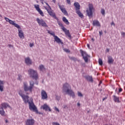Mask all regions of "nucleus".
Instances as JSON below:
<instances>
[{"mask_svg": "<svg viewBox=\"0 0 125 125\" xmlns=\"http://www.w3.org/2000/svg\"><path fill=\"white\" fill-rule=\"evenodd\" d=\"M68 4H71V0H66Z\"/></svg>", "mask_w": 125, "mask_h": 125, "instance_id": "nucleus-35", "label": "nucleus"}, {"mask_svg": "<svg viewBox=\"0 0 125 125\" xmlns=\"http://www.w3.org/2000/svg\"><path fill=\"white\" fill-rule=\"evenodd\" d=\"M16 28H17L18 29L19 32V37L20 39H24L25 37L24 36V33L22 31V29H21V27H20V25L19 24H17V26H16Z\"/></svg>", "mask_w": 125, "mask_h": 125, "instance_id": "nucleus-11", "label": "nucleus"}, {"mask_svg": "<svg viewBox=\"0 0 125 125\" xmlns=\"http://www.w3.org/2000/svg\"><path fill=\"white\" fill-rule=\"evenodd\" d=\"M79 96H80V97H83V94H82L81 92H79Z\"/></svg>", "mask_w": 125, "mask_h": 125, "instance_id": "nucleus-37", "label": "nucleus"}, {"mask_svg": "<svg viewBox=\"0 0 125 125\" xmlns=\"http://www.w3.org/2000/svg\"><path fill=\"white\" fill-rule=\"evenodd\" d=\"M44 8H45V9H46V10H47H47H50V9H48L47 8V7H44Z\"/></svg>", "mask_w": 125, "mask_h": 125, "instance_id": "nucleus-44", "label": "nucleus"}, {"mask_svg": "<svg viewBox=\"0 0 125 125\" xmlns=\"http://www.w3.org/2000/svg\"><path fill=\"white\" fill-rule=\"evenodd\" d=\"M52 125H60V124H59V123H58L57 122H53Z\"/></svg>", "mask_w": 125, "mask_h": 125, "instance_id": "nucleus-33", "label": "nucleus"}, {"mask_svg": "<svg viewBox=\"0 0 125 125\" xmlns=\"http://www.w3.org/2000/svg\"><path fill=\"white\" fill-rule=\"evenodd\" d=\"M100 36H102V35L103 34L102 32V30L99 31Z\"/></svg>", "mask_w": 125, "mask_h": 125, "instance_id": "nucleus-41", "label": "nucleus"}, {"mask_svg": "<svg viewBox=\"0 0 125 125\" xmlns=\"http://www.w3.org/2000/svg\"><path fill=\"white\" fill-rule=\"evenodd\" d=\"M62 21L65 23L66 25H69L70 24V22H69V21L67 19H66V17H64L62 18Z\"/></svg>", "mask_w": 125, "mask_h": 125, "instance_id": "nucleus-26", "label": "nucleus"}, {"mask_svg": "<svg viewBox=\"0 0 125 125\" xmlns=\"http://www.w3.org/2000/svg\"><path fill=\"white\" fill-rule=\"evenodd\" d=\"M105 100V98L103 99V101H104Z\"/></svg>", "mask_w": 125, "mask_h": 125, "instance_id": "nucleus-51", "label": "nucleus"}, {"mask_svg": "<svg viewBox=\"0 0 125 125\" xmlns=\"http://www.w3.org/2000/svg\"><path fill=\"white\" fill-rule=\"evenodd\" d=\"M107 59H108V61H107V63H108V64H112V63H113L114 62V60H113V58H112L111 56H108L107 57Z\"/></svg>", "mask_w": 125, "mask_h": 125, "instance_id": "nucleus-24", "label": "nucleus"}, {"mask_svg": "<svg viewBox=\"0 0 125 125\" xmlns=\"http://www.w3.org/2000/svg\"><path fill=\"white\" fill-rule=\"evenodd\" d=\"M77 105H78V106H79V103H77Z\"/></svg>", "mask_w": 125, "mask_h": 125, "instance_id": "nucleus-55", "label": "nucleus"}, {"mask_svg": "<svg viewBox=\"0 0 125 125\" xmlns=\"http://www.w3.org/2000/svg\"><path fill=\"white\" fill-rule=\"evenodd\" d=\"M56 99L57 100H59V99H60V98H59V97H58V96H56Z\"/></svg>", "mask_w": 125, "mask_h": 125, "instance_id": "nucleus-42", "label": "nucleus"}, {"mask_svg": "<svg viewBox=\"0 0 125 125\" xmlns=\"http://www.w3.org/2000/svg\"><path fill=\"white\" fill-rule=\"evenodd\" d=\"M106 51H107V52H109V51H110V49L107 48L106 49Z\"/></svg>", "mask_w": 125, "mask_h": 125, "instance_id": "nucleus-47", "label": "nucleus"}, {"mask_svg": "<svg viewBox=\"0 0 125 125\" xmlns=\"http://www.w3.org/2000/svg\"><path fill=\"white\" fill-rule=\"evenodd\" d=\"M29 46L32 47V46H34V43H32L29 44Z\"/></svg>", "mask_w": 125, "mask_h": 125, "instance_id": "nucleus-40", "label": "nucleus"}, {"mask_svg": "<svg viewBox=\"0 0 125 125\" xmlns=\"http://www.w3.org/2000/svg\"><path fill=\"white\" fill-rule=\"evenodd\" d=\"M1 106L0 105V115H1V116H5V111H4L3 109H6L9 107V104L6 103H3L1 104Z\"/></svg>", "mask_w": 125, "mask_h": 125, "instance_id": "nucleus-4", "label": "nucleus"}, {"mask_svg": "<svg viewBox=\"0 0 125 125\" xmlns=\"http://www.w3.org/2000/svg\"><path fill=\"white\" fill-rule=\"evenodd\" d=\"M41 108L45 111H49V112H51V109L46 104H44L41 106Z\"/></svg>", "mask_w": 125, "mask_h": 125, "instance_id": "nucleus-17", "label": "nucleus"}, {"mask_svg": "<svg viewBox=\"0 0 125 125\" xmlns=\"http://www.w3.org/2000/svg\"><path fill=\"white\" fill-rule=\"evenodd\" d=\"M19 94L22 98L23 101H24L25 104L28 103L29 109L30 110V111H33V112H38V109H37L36 105H35V104H34V102H33V99H32L31 101H29V96L23 94V92H22V90L19 91Z\"/></svg>", "mask_w": 125, "mask_h": 125, "instance_id": "nucleus-1", "label": "nucleus"}, {"mask_svg": "<svg viewBox=\"0 0 125 125\" xmlns=\"http://www.w3.org/2000/svg\"><path fill=\"white\" fill-rule=\"evenodd\" d=\"M80 52L84 62H85V63H87L88 62V57H89V56L87 55L86 52L83 51V50H80Z\"/></svg>", "mask_w": 125, "mask_h": 125, "instance_id": "nucleus-10", "label": "nucleus"}, {"mask_svg": "<svg viewBox=\"0 0 125 125\" xmlns=\"http://www.w3.org/2000/svg\"><path fill=\"white\" fill-rule=\"evenodd\" d=\"M101 83H102V81H100L99 83V85H100L101 84Z\"/></svg>", "mask_w": 125, "mask_h": 125, "instance_id": "nucleus-45", "label": "nucleus"}, {"mask_svg": "<svg viewBox=\"0 0 125 125\" xmlns=\"http://www.w3.org/2000/svg\"><path fill=\"white\" fill-rule=\"evenodd\" d=\"M89 8L87 9L86 12L88 16V17H91L93 15V11L94 10V8L93 7V4H89Z\"/></svg>", "mask_w": 125, "mask_h": 125, "instance_id": "nucleus-7", "label": "nucleus"}, {"mask_svg": "<svg viewBox=\"0 0 125 125\" xmlns=\"http://www.w3.org/2000/svg\"><path fill=\"white\" fill-rule=\"evenodd\" d=\"M44 3H45V4H46L47 5V6H48L49 8L51 9L50 6H49V4H48V3H47V2H44Z\"/></svg>", "mask_w": 125, "mask_h": 125, "instance_id": "nucleus-38", "label": "nucleus"}, {"mask_svg": "<svg viewBox=\"0 0 125 125\" xmlns=\"http://www.w3.org/2000/svg\"><path fill=\"white\" fill-rule=\"evenodd\" d=\"M122 36H125V32H122Z\"/></svg>", "mask_w": 125, "mask_h": 125, "instance_id": "nucleus-46", "label": "nucleus"}, {"mask_svg": "<svg viewBox=\"0 0 125 125\" xmlns=\"http://www.w3.org/2000/svg\"><path fill=\"white\" fill-rule=\"evenodd\" d=\"M69 58L70 59V60H73V61H76V60H77V59H76V58L74 57H69Z\"/></svg>", "mask_w": 125, "mask_h": 125, "instance_id": "nucleus-32", "label": "nucleus"}, {"mask_svg": "<svg viewBox=\"0 0 125 125\" xmlns=\"http://www.w3.org/2000/svg\"><path fill=\"white\" fill-rule=\"evenodd\" d=\"M44 1V0H40V1H41V2L42 1L43 2Z\"/></svg>", "mask_w": 125, "mask_h": 125, "instance_id": "nucleus-50", "label": "nucleus"}, {"mask_svg": "<svg viewBox=\"0 0 125 125\" xmlns=\"http://www.w3.org/2000/svg\"><path fill=\"white\" fill-rule=\"evenodd\" d=\"M36 21L39 26H42V27H44V28L48 27L46 22L43 19H40L38 18L36 19Z\"/></svg>", "mask_w": 125, "mask_h": 125, "instance_id": "nucleus-9", "label": "nucleus"}, {"mask_svg": "<svg viewBox=\"0 0 125 125\" xmlns=\"http://www.w3.org/2000/svg\"><path fill=\"white\" fill-rule=\"evenodd\" d=\"M4 82L1 80H0V91L2 92L3 91V87H4Z\"/></svg>", "mask_w": 125, "mask_h": 125, "instance_id": "nucleus-21", "label": "nucleus"}, {"mask_svg": "<svg viewBox=\"0 0 125 125\" xmlns=\"http://www.w3.org/2000/svg\"><path fill=\"white\" fill-rule=\"evenodd\" d=\"M99 64L101 66H102V65H103V61H102V59H99Z\"/></svg>", "mask_w": 125, "mask_h": 125, "instance_id": "nucleus-28", "label": "nucleus"}, {"mask_svg": "<svg viewBox=\"0 0 125 125\" xmlns=\"http://www.w3.org/2000/svg\"><path fill=\"white\" fill-rule=\"evenodd\" d=\"M85 79H86L88 82H90L91 83L93 82V79L92 78V76H86L85 77Z\"/></svg>", "mask_w": 125, "mask_h": 125, "instance_id": "nucleus-23", "label": "nucleus"}, {"mask_svg": "<svg viewBox=\"0 0 125 125\" xmlns=\"http://www.w3.org/2000/svg\"><path fill=\"white\" fill-rule=\"evenodd\" d=\"M21 78H22V76H21V75H18V80H19V81H21Z\"/></svg>", "mask_w": 125, "mask_h": 125, "instance_id": "nucleus-34", "label": "nucleus"}, {"mask_svg": "<svg viewBox=\"0 0 125 125\" xmlns=\"http://www.w3.org/2000/svg\"><path fill=\"white\" fill-rule=\"evenodd\" d=\"M5 20H6V22H9V24L11 25H13V26H14L15 27H17V23H15L14 21H13L11 20H10L8 19V18L4 17Z\"/></svg>", "mask_w": 125, "mask_h": 125, "instance_id": "nucleus-13", "label": "nucleus"}, {"mask_svg": "<svg viewBox=\"0 0 125 125\" xmlns=\"http://www.w3.org/2000/svg\"><path fill=\"white\" fill-rule=\"evenodd\" d=\"M0 17H1V15H0Z\"/></svg>", "mask_w": 125, "mask_h": 125, "instance_id": "nucleus-56", "label": "nucleus"}, {"mask_svg": "<svg viewBox=\"0 0 125 125\" xmlns=\"http://www.w3.org/2000/svg\"><path fill=\"white\" fill-rule=\"evenodd\" d=\"M92 24L93 26H96V27H101V24L98 20H94L93 21Z\"/></svg>", "mask_w": 125, "mask_h": 125, "instance_id": "nucleus-19", "label": "nucleus"}, {"mask_svg": "<svg viewBox=\"0 0 125 125\" xmlns=\"http://www.w3.org/2000/svg\"><path fill=\"white\" fill-rule=\"evenodd\" d=\"M79 106H80V104H79Z\"/></svg>", "mask_w": 125, "mask_h": 125, "instance_id": "nucleus-58", "label": "nucleus"}, {"mask_svg": "<svg viewBox=\"0 0 125 125\" xmlns=\"http://www.w3.org/2000/svg\"><path fill=\"white\" fill-rule=\"evenodd\" d=\"M74 6L75 7V9L76 10V13L79 14V3L76 2L74 3Z\"/></svg>", "mask_w": 125, "mask_h": 125, "instance_id": "nucleus-22", "label": "nucleus"}, {"mask_svg": "<svg viewBox=\"0 0 125 125\" xmlns=\"http://www.w3.org/2000/svg\"><path fill=\"white\" fill-rule=\"evenodd\" d=\"M111 25H115V23H114V22H112L111 23Z\"/></svg>", "mask_w": 125, "mask_h": 125, "instance_id": "nucleus-48", "label": "nucleus"}, {"mask_svg": "<svg viewBox=\"0 0 125 125\" xmlns=\"http://www.w3.org/2000/svg\"><path fill=\"white\" fill-rule=\"evenodd\" d=\"M39 69L41 71H43V70H45V68H44V66L42 64H41L39 66Z\"/></svg>", "mask_w": 125, "mask_h": 125, "instance_id": "nucleus-27", "label": "nucleus"}, {"mask_svg": "<svg viewBox=\"0 0 125 125\" xmlns=\"http://www.w3.org/2000/svg\"><path fill=\"white\" fill-rule=\"evenodd\" d=\"M47 12L50 16H52V17H54L55 19H57V18L55 15V13H53L52 11H51V8H50V10H47Z\"/></svg>", "mask_w": 125, "mask_h": 125, "instance_id": "nucleus-18", "label": "nucleus"}, {"mask_svg": "<svg viewBox=\"0 0 125 125\" xmlns=\"http://www.w3.org/2000/svg\"><path fill=\"white\" fill-rule=\"evenodd\" d=\"M34 8L36 9L37 11L40 14L41 16L43 17L44 16V14H43V12L41 10V8H40V5L38 4H34Z\"/></svg>", "mask_w": 125, "mask_h": 125, "instance_id": "nucleus-12", "label": "nucleus"}, {"mask_svg": "<svg viewBox=\"0 0 125 125\" xmlns=\"http://www.w3.org/2000/svg\"><path fill=\"white\" fill-rule=\"evenodd\" d=\"M30 86H28V83L26 82L23 83V88L24 91H30V92H33V88L34 87V82H30Z\"/></svg>", "mask_w": 125, "mask_h": 125, "instance_id": "nucleus-3", "label": "nucleus"}, {"mask_svg": "<svg viewBox=\"0 0 125 125\" xmlns=\"http://www.w3.org/2000/svg\"><path fill=\"white\" fill-rule=\"evenodd\" d=\"M48 33L54 37V40L57 43H61V44H63V42H62L61 39L58 38L57 36H55V33H54V32H51L50 31L48 30Z\"/></svg>", "mask_w": 125, "mask_h": 125, "instance_id": "nucleus-8", "label": "nucleus"}, {"mask_svg": "<svg viewBox=\"0 0 125 125\" xmlns=\"http://www.w3.org/2000/svg\"><path fill=\"white\" fill-rule=\"evenodd\" d=\"M5 123H8V121H7V120H5Z\"/></svg>", "mask_w": 125, "mask_h": 125, "instance_id": "nucleus-49", "label": "nucleus"}, {"mask_svg": "<svg viewBox=\"0 0 125 125\" xmlns=\"http://www.w3.org/2000/svg\"><path fill=\"white\" fill-rule=\"evenodd\" d=\"M63 50L64 51H65V52H66L67 53H70V50H69V49L64 48L63 49Z\"/></svg>", "mask_w": 125, "mask_h": 125, "instance_id": "nucleus-31", "label": "nucleus"}, {"mask_svg": "<svg viewBox=\"0 0 125 125\" xmlns=\"http://www.w3.org/2000/svg\"><path fill=\"white\" fill-rule=\"evenodd\" d=\"M101 12L103 15H105V10L104 9H102Z\"/></svg>", "mask_w": 125, "mask_h": 125, "instance_id": "nucleus-30", "label": "nucleus"}, {"mask_svg": "<svg viewBox=\"0 0 125 125\" xmlns=\"http://www.w3.org/2000/svg\"><path fill=\"white\" fill-rule=\"evenodd\" d=\"M87 46L88 47H89V45L88 44H87Z\"/></svg>", "mask_w": 125, "mask_h": 125, "instance_id": "nucleus-52", "label": "nucleus"}, {"mask_svg": "<svg viewBox=\"0 0 125 125\" xmlns=\"http://www.w3.org/2000/svg\"><path fill=\"white\" fill-rule=\"evenodd\" d=\"M25 63L27 64V65H31V64H32V61L30 59V58H25Z\"/></svg>", "mask_w": 125, "mask_h": 125, "instance_id": "nucleus-20", "label": "nucleus"}, {"mask_svg": "<svg viewBox=\"0 0 125 125\" xmlns=\"http://www.w3.org/2000/svg\"><path fill=\"white\" fill-rule=\"evenodd\" d=\"M92 41H93V42H94V39H92Z\"/></svg>", "mask_w": 125, "mask_h": 125, "instance_id": "nucleus-54", "label": "nucleus"}, {"mask_svg": "<svg viewBox=\"0 0 125 125\" xmlns=\"http://www.w3.org/2000/svg\"><path fill=\"white\" fill-rule=\"evenodd\" d=\"M59 7L61 9L62 12L63 13L64 15H68V12H67L65 7H64V5H59Z\"/></svg>", "mask_w": 125, "mask_h": 125, "instance_id": "nucleus-14", "label": "nucleus"}, {"mask_svg": "<svg viewBox=\"0 0 125 125\" xmlns=\"http://www.w3.org/2000/svg\"><path fill=\"white\" fill-rule=\"evenodd\" d=\"M28 75H29L31 78L36 80H38L39 75H38V72H37V71H35L33 69H29L28 70Z\"/></svg>", "mask_w": 125, "mask_h": 125, "instance_id": "nucleus-5", "label": "nucleus"}, {"mask_svg": "<svg viewBox=\"0 0 125 125\" xmlns=\"http://www.w3.org/2000/svg\"><path fill=\"white\" fill-rule=\"evenodd\" d=\"M80 5H79V8H80Z\"/></svg>", "mask_w": 125, "mask_h": 125, "instance_id": "nucleus-57", "label": "nucleus"}, {"mask_svg": "<svg viewBox=\"0 0 125 125\" xmlns=\"http://www.w3.org/2000/svg\"><path fill=\"white\" fill-rule=\"evenodd\" d=\"M35 125V120L33 119H27L25 121V125Z\"/></svg>", "mask_w": 125, "mask_h": 125, "instance_id": "nucleus-16", "label": "nucleus"}, {"mask_svg": "<svg viewBox=\"0 0 125 125\" xmlns=\"http://www.w3.org/2000/svg\"><path fill=\"white\" fill-rule=\"evenodd\" d=\"M41 3H42V4H43V2H41Z\"/></svg>", "mask_w": 125, "mask_h": 125, "instance_id": "nucleus-53", "label": "nucleus"}, {"mask_svg": "<svg viewBox=\"0 0 125 125\" xmlns=\"http://www.w3.org/2000/svg\"><path fill=\"white\" fill-rule=\"evenodd\" d=\"M113 100L114 102H117V103H120L121 101H120V99L117 96H113Z\"/></svg>", "mask_w": 125, "mask_h": 125, "instance_id": "nucleus-25", "label": "nucleus"}, {"mask_svg": "<svg viewBox=\"0 0 125 125\" xmlns=\"http://www.w3.org/2000/svg\"><path fill=\"white\" fill-rule=\"evenodd\" d=\"M41 96H42V99L43 100L47 99V93H46V92H45L44 90H42Z\"/></svg>", "mask_w": 125, "mask_h": 125, "instance_id": "nucleus-15", "label": "nucleus"}, {"mask_svg": "<svg viewBox=\"0 0 125 125\" xmlns=\"http://www.w3.org/2000/svg\"><path fill=\"white\" fill-rule=\"evenodd\" d=\"M123 91V88H120L119 89V92H122Z\"/></svg>", "mask_w": 125, "mask_h": 125, "instance_id": "nucleus-39", "label": "nucleus"}, {"mask_svg": "<svg viewBox=\"0 0 125 125\" xmlns=\"http://www.w3.org/2000/svg\"><path fill=\"white\" fill-rule=\"evenodd\" d=\"M53 2H54V3H56V0H52Z\"/></svg>", "mask_w": 125, "mask_h": 125, "instance_id": "nucleus-43", "label": "nucleus"}, {"mask_svg": "<svg viewBox=\"0 0 125 125\" xmlns=\"http://www.w3.org/2000/svg\"><path fill=\"white\" fill-rule=\"evenodd\" d=\"M62 92L63 93H66V94H68L70 96H72L73 98L75 97V93L72 90L71 88V86L68 84V83H65L62 87Z\"/></svg>", "mask_w": 125, "mask_h": 125, "instance_id": "nucleus-2", "label": "nucleus"}, {"mask_svg": "<svg viewBox=\"0 0 125 125\" xmlns=\"http://www.w3.org/2000/svg\"><path fill=\"white\" fill-rule=\"evenodd\" d=\"M58 24L59 25V26L61 27V29L62 30L63 32L65 33V34L66 35V36H67V37H68L69 39H71V34H70V32L69 31V30H67L66 28H65V27H64L62 22L60 21H58Z\"/></svg>", "mask_w": 125, "mask_h": 125, "instance_id": "nucleus-6", "label": "nucleus"}, {"mask_svg": "<svg viewBox=\"0 0 125 125\" xmlns=\"http://www.w3.org/2000/svg\"><path fill=\"white\" fill-rule=\"evenodd\" d=\"M79 16L81 18H83V14H82L80 11H79Z\"/></svg>", "mask_w": 125, "mask_h": 125, "instance_id": "nucleus-29", "label": "nucleus"}, {"mask_svg": "<svg viewBox=\"0 0 125 125\" xmlns=\"http://www.w3.org/2000/svg\"><path fill=\"white\" fill-rule=\"evenodd\" d=\"M54 110H55V111H57V112H60L59 109L58 108H57L56 107H55Z\"/></svg>", "mask_w": 125, "mask_h": 125, "instance_id": "nucleus-36", "label": "nucleus"}]
</instances>
